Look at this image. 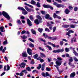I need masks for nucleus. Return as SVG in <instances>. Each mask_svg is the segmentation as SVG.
Returning a JSON list of instances; mask_svg holds the SVG:
<instances>
[{"instance_id": "nucleus-1", "label": "nucleus", "mask_w": 78, "mask_h": 78, "mask_svg": "<svg viewBox=\"0 0 78 78\" xmlns=\"http://www.w3.org/2000/svg\"><path fill=\"white\" fill-rule=\"evenodd\" d=\"M2 13L3 16L4 17H5V18H6L7 20H9V19H10V16H9V15H8V14L7 13V12L5 11H3L2 12Z\"/></svg>"}, {"instance_id": "nucleus-2", "label": "nucleus", "mask_w": 78, "mask_h": 78, "mask_svg": "<svg viewBox=\"0 0 78 78\" xmlns=\"http://www.w3.org/2000/svg\"><path fill=\"white\" fill-rule=\"evenodd\" d=\"M18 9H21L22 11V13L24 15H26L28 14V12L25 10L23 7H18Z\"/></svg>"}, {"instance_id": "nucleus-3", "label": "nucleus", "mask_w": 78, "mask_h": 78, "mask_svg": "<svg viewBox=\"0 0 78 78\" xmlns=\"http://www.w3.org/2000/svg\"><path fill=\"white\" fill-rule=\"evenodd\" d=\"M43 7L45 8H50L51 10H53V8L51 6H50L49 5H43Z\"/></svg>"}, {"instance_id": "nucleus-4", "label": "nucleus", "mask_w": 78, "mask_h": 78, "mask_svg": "<svg viewBox=\"0 0 78 78\" xmlns=\"http://www.w3.org/2000/svg\"><path fill=\"white\" fill-rule=\"evenodd\" d=\"M42 21L41 20H39L38 19H37L34 20V22L36 24V25H39V23H42Z\"/></svg>"}, {"instance_id": "nucleus-5", "label": "nucleus", "mask_w": 78, "mask_h": 78, "mask_svg": "<svg viewBox=\"0 0 78 78\" xmlns=\"http://www.w3.org/2000/svg\"><path fill=\"white\" fill-rule=\"evenodd\" d=\"M27 52L30 55H32L33 54H32V50L30 48H27Z\"/></svg>"}, {"instance_id": "nucleus-6", "label": "nucleus", "mask_w": 78, "mask_h": 78, "mask_svg": "<svg viewBox=\"0 0 78 78\" xmlns=\"http://www.w3.org/2000/svg\"><path fill=\"white\" fill-rule=\"evenodd\" d=\"M53 17L54 19H55V18H58L59 19H61V17L58 16L55 13H54Z\"/></svg>"}, {"instance_id": "nucleus-7", "label": "nucleus", "mask_w": 78, "mask_h": 78, "mask_svg": "<svg viewBox=\"0 0 78 78\" xmlns=\"http://www.w3.org/2000/svg\"><path fill=\"white\" fill-rule=\"evenodd\" d=\"M26 66V64L24 62H22L21 64L19 65V66L21 68H24L25 66Z\"/></svg>"}, {"instance_id": "nucleus-8", "label": "nucleus", "mask_w": 78, "mask_h": 78, "mask_svg": "<svg viewBox=\"0 0 78 78\" xmlns=\"http://www.w3.org/2000/svg\"><path fill=\"white\" fill-rule=\"evenodd\" d=\"M6 50V48L5 47L4 49H3V46H2L0 48V51H2L3 53H5V50Z\"/></svg>"}, {"instance_id": "nucleus-9", "label": "nucleus", "mask_w": 78, "mask_h": 78, "mask_svg": "<svg viewBox=\"0 0 78 78\" xmlns=\"http://www.w3.org/2000/svg\"><path fill=\"white\" fill-rule=\"evenodd\" d=\"M55 63L57 66H60L61 65V63H62V62L61 61H57L55 62Z\"/></svg>"}, {"instance_id": "nucleus-10", "label": "nucleus", "mask_w": 78, "mask_h": 78, "mask_svg": "<svg viewBox=\"0 0 78 78\" xmlns=\"http://www.w3.org/2000/svg\"><path fill=\"white\" fill-rule=\"evenodd\" d=\"M22 56L23 57H24V58L27 57V52H26L25 51L23 52V53H22Z\"/></svg>"}, {"instance_id": "nucleus-11", "label": "nucleus", "mask_w": 78, "mask_h": 78, "mask_svg": "<svg viewBox=\"0 0 78 78\" xmlns=\"http://www.w3.org/2000/svg\"><path fill=\"white\" fill-rule=\"evenodd\" d=\"M47 26L48 27H49V28L50 30H52V27H53V26H52V25H51V24H49V23H47Z\"/></svg>"}, {"instance_id": "nucleus-12", "label": "nucleus", "mask_w": 78, "mask_h": 78, "mask_svg": "<svg viewBox=\"0 0 78 78\" xmlns=\"http://www.w3.org/2000/svg\"><path fill=\"white\" fill-rule=\"evenodd\" d=\"M27 24L29 25V26H31L32 25V24L30 21V20L29 19H27Z\"/></svg>"}, {"instance_id": "nucleus-13", "label": "nucleus", "mask_w": 78, "mask_h": 78, "mask_svg": "<svg viewBox=\"0 0 78 78\" xmlns=\"http://www.w3.org/2000/svg\"><path fill=\"white\" fill-rule=\"evenodd\" d=\"M25 9L27 10V11H28V12H30L31 11V10L30 9V8H28V7L27 6H25Z\"/></svg>"}, {"instance_id": "nucleus-14", "label": "nucleus", "mask_w": 78, "mask_h": 78, "mask_svg": "<svg viewBox=\"0 0 78 78\" xmlns=\"http://www.w3.org/2000/svg\"><path fill=\"white\" fill-rule=\"evenodd\" d=\"M62 27L63 28H69L70 27V25L67 24H63L62 25Z\"/></svg>"}, {"instance_id": "nucleus-15", "label": "nucleus", "mask_w": 78, "mask_h": 78, "mask_svg": "<svg viewBox=\"0 0 78 78\" xmlns=\"http://www.w3.org/2000/svg\"><path fill=\"white\" fill-rule=\"evenodd\" d=\"M4 29H5V27L3 26L0 27V30L1 32H4V31H5V30H4Z\"/></svg>"}, {"instance_id": "nucleus-16", "label": "nucleus", "mask_w": 78, "mask_h": 78, "mask_svg": "<svg viewBox=\"0 0 78 78\" xmlns=\"http://www.w3.org/2000/svg\"><path fill=\"white\" fill-rule=\"evenodd\" d=\"M65 12L66 14H68L70 12V10L68 9H66L65 10Z\"/></svg>"}, {"instance_id": "nucleus-17", "label": "nucleus", "mask_w": 78, "mask_h": 78, "mask_svg": "<svg viewBox=\"0 0 78 78\" xmlns=\"http://www.w3.org/2000/svg\"><path fill=\"white\" fill-rule=\"evenodd\" d=\"M31 31L33 34H36V32L35 30H34V29H31Z\"/></svg>"}, {"instance_id": "nucleus-18", "label": "nucleus", "mask_w": 78, "mask_h": 78, "mask_svg": "<svg viewBox=\"0 0 78 78\" xmlns=\"http://www.w3.org/2000/svg\"><path fill=\"white\" fill-rule=\"evenodd\" d=\"M20 37H21L22 39H27V36H26L25 35H23V36H20Z\"/></svg>"}, {"instance_id": "nucleus-19", "label": "nucleus", "mask_w": 78, "mask_h": 78, "mask_svg": "<svg viewBox=\"0 0 78 78\" xmlns=\"http://www.w3.org/2000/svg\"><path fill=\"white\" fill-rule=\"evenodd\" d=\"M64 49L63 48H62V49H58V53H60V52L62 53V52H63V51H64Z\"/></svg>"}, {"instance_id": "nucleus-20", "label": "nucleus", "mask_w": 78, "mask_h": 78, "mask_svg": "<svg viewBox=\"0 0 78 78\" xmlns=\"http://www.w3.org/2000/svg\"><path fill=\"white\" fill-rule=\"evenodd\" d=\"M40 56H41V57H42V58H43V57H44V58H45L46 57L45 54L41 52L40 53Z\"/></svg>"}, {"instance_id": "nucleus-21", "label": "nucleus", "mask_w": 78, "mask_h": 78, "mask_svg": "<svg viewBox=\"0 0 78 78\" xmlns=\"http://www.w3.org/2000/svg\"><path fill=\"white\" fill-rule=\"evenodd\" d=\"M75 76V73L73 72L71 74L70 76V77H74V76Z\"/></svg>"}, {"instance_id": "nucleus-22", "label": "nucleus", "mask_w": 78, "mask_h": 78, "mask_svg": "<svg viewBox=\"0 0 78 78\" xmlns=\"http://www.w3.org/2000/svg\"><path fill=\"white\" fill-rule=\"evenodd\" d=\"M43 30L44 29H43L42 28H39L38 29V31L40 32V33H41L42 32Z\"/></svg>"}, {"instance_id": "nucleus-23", "label": "nucleus", "mask_w": 78, "mask_h": 78, "mask_svg": "<svg viewBox=\"0 0 78 78\" xmlns=\"http://www.w3.org/2000/svg\"><path fill=\"white\" fill-rule=\"evenodd\" d=\"M49 17L50 16L48 14H47L45 15L44 17L46 19H48Z\"/></svg>"}, {"instance_id": "nucleus-24", "label": "nucleus", "mask_w": 78, "mask_h": 78, "mask_svg": "<svg viewBox=\"0 0 78 78\" xmlns=\"http://www.w3.org/2000/svg\"><path fill=\"white\" fill-rule=\"evenodd\" d=\"M16 23H17L18 24H19V25H21V24H22L21 21H20V20H18L16 22Z\"/></svg>"}, {"instance_id": "nucleus-25", "label": "nucleus", "mask_w": 78, "mask_h": 78, "mask_svg": "<svg viewBox=\"0 0 78 78\" xmlns=\"http://www.w3.org/2000/svg\"><path fill=\"white\" fill-rule=\"evenodd\" d=\"M26 69L27 70V71H28V72H31V68L29 67H27L26 68Z\"/></svg>"}, {"instance_id": "nucleus-26", "label": "nucleus", "mask_w": 78, "mask_h": 78, "mask_svg": "<svg viewBox=\"0 0 78 78\" xmlns=\"http://www.w3.org/2000/svg\"><path fill=\"white\" fill-rule=\"evenodd\" d=\"M70 26V28H75V26L73 24H71Z\"/></svg>"}, {"instance_id": "nucleus-27", "label": "nucleus", "mask_w": 78, "mask_h": 78, "mask_svg": "<svg viewBox=\"0 0 78 78\" xmlns=\"http://www.w3.org/2000/svg\"><path fill=\"white\" fill-rule=\"evenodd\" d=\"M45 47H46V48H48V49H49V50H52L51 47L48 45L46 46Z\"/></svg>"}, {"instance_id": "nucleus-28", "label": "nucleus", "mask_w": 78, "mask_h": 78, "mask_svg": "<svg viewBox=\"0 0 78 78\" xmlns=\"http://www.w3.org/2000/svg\"><path fill=\"white\" fill-rule=\"evenodd\" d=\"M36 6H37V7L38 8H40L41 7V5H40V3L39 2H37V4H36Z\"/></svg>"}, {"instance_id": "nucleus-29", "label": "nucleus", "mask_w": 78, "mask_h": 78, "mask_svg": "<svg viewBox=\"0 0 78 78\" xmlns=\"http://www.w3.org/2000/svg\"><path fill=\"white\" fill-rule=\"evenodd\" d=\"M45 31H48V32H50V30L49 29L46 28L45 29Z\"/></svg>"}, {"instance_id": "nucleus-30", "label": "nucleus", "mask_w": 78, "mask_h": 78, "mask_svg": "<svg viewBox=\"0 0 78 78\" xmlns=\"http://www.w3.org/2000/svg\"><path fill=\"white\" fill-rule=\"evenodd\" d=\"M31 4H32L33 5H35L36 4V2H35L33 0H32L31 1Z\"/></svg>"}, {"instance_id": "nucleus-31", "label": "nucleus", "mask_w": 78, "mask_h": 78, "mask_svg": "<svg viewBox=\"0 0 78 78\" xmlns=\"http://www.w3.org/2000/svg\"><path fill=\"white\" fill-rule=\"evenodd\" d=\"M38 56V55H37V54H35V55H34V59H36V58H37V57Z\"/></svg>"}, {"instance_id": "nucleus-32", "label": "nucleus", "mask_w": 78, "mask_h": 78, "mask_svg": "<svg viewBox=\"0 0 78 78\" xmlns=\"http://www.w3.org/2000/svg\"><path fill=\"white\" fill-rule=\"evenodd\" d=\"M3 45H6V44H8V42L7 41V40H6L5 41H4L3 42Z\"/></svg>"}, {"instance_id": "nucleus-33", "label": "nucleus", "mask_w": 78, "mask_h": 78, "mask_svg": "<svg viewBox=\"0 0 78 78\" xmlns=\"http://www.w3.org/2000/svg\"><path fill=\"white\" fill-rule=\"evenodd\" d=\"M22 72H23V73H26H26H28V72H27V71L26 70L24 69L22 71Z\"/></svg>"}, {"instance_id": "nucleus-34", "label": "nucleus", "mask_w": 78, "mask_h": 78, "mask_svg": "<svg viewBox=\"0 0 78 78\" xmlns=\"http://www.w3.org/2000/svg\"><path fill=\"white\" fill-rule=\"evenodd\" d=\"M62 5L60 4H57L56 6L57 8H61V7H62Z\"/></svg>"}, {"instance_id": "nucleus-35", "label": "nucleus", "mask_w": 78, "mask_h": 78, "mask_svg": "<svg viewBox=\"0 0 78 78\" xmlns=\"http://www.w3.org/2000/svg\"><path fill=\"white\" fill-rule=\"evenodd\" d=\"M36 17L40 20H42V18H41V17L39 15L37 16Z\"/></svg>"}, {"instance_id": "nucleus-36", "label": "nucleus", "mask_w": 78, "mask_h": 78, "mask_svg": "<svg viewBox=\"0 0 78 78\" xmlns=\"http://www.w3.org/2000/svg\"><path fill=\"white\" fill-rule=\"evenodd\" d=\"M70 59H69V61L70 62H73V59H72V57H70Z\"/></svg>"}, {"instance_id": "nucleus-37", "label": "nucleus", "mask_w": 78, "mask_h": 78, "mask_svg": "<svg viewBox=\"0 0 78 78\" xmlns=\"http://www.w3.org/2000/svg\"><path fill=\"white\" fill-rule=\"evenodd\" d=\"M56 27H55L53 28V33H54V32H55V31H56Z\"/></svg>"}, {"instance_id": "nucleus-38", "label": "nucleus", "mask_w": 78, "mask_h": 78, "mask_svg": "<svg viewBox=\"0 0 78 78\" xmlns=\"http://www.w3.org/2000/svg\"><path fill=\"white\" fill-rule=\"evenodd\" d=\"M29 46L30 47H34V44L32 43L29 44Z\"/></svg>"}, {"instance_id": "nucleus-39", "label": "nucleus", "mask_w": 78, "mask_h": 78, "mask_svg": "<svg viewBox=\"0 0 78 78\" xmlns=\"http://www.w3.org/2000/svg\"><path fill=\"white\" fill-rule=\"evenodd\" d=\"M19 75L21 76H22L23 75V73L22 71H21V72L20 73Z\"/></svg>"}, {"instance_id": "nucleus-40", "label": "nucleus", "mask_w": 78, "mask_h": 78, "mask_svg": "<svg viewBox=\"0 0 78 78\" xmlns=\"http://www.w3.org/2000/svg\"><path fill=\"white\" fill-rule=\"evenodd\" d=\"M73 58L74 60L75 61H78V59L75 57H74Z\"/></svg>"}, {"instance_id": "nucleus-41", "label": "nucleus", "mask_w": 78, "mask_h": 78, "mask_svg": "<svg viewBox=\"0 0 78 78\" xmlns=\"http://www.w3.org/2000/svg\"><path fill=\"white\" fill-rule=\"evenodd\" d=\"M45 76H50V74L48 73V72H46L45 73Z\"/></svg>"}, {"instance_id": "nucleus-42", "label": "nucleus", "mask_w": 78, "mask_h": 78, "mask_svg": "<svg viewBox=\"0 0 78 78\" xmlns=\"http://www.w3.org/2000/svg\"><path fill=\"white\" fill-rule=\"evenodd\" d=\"M60 45L62 46L63 45V44H64V42L62 41H60Z\"/></svg>"}, {"instance_id": "nucleus-43", "label": "nucleus", "mask_w": 78, "mask_h": 78, "mask_svg": "<svg viewBox=\"0 0 78 78\" xmlns=\"http://www.w3.org/2000/svg\"><path fill=\"white\" fill-rule=\"evenodd\" d=\"M65 51L66 52H68V51H69V48H65Z\"/></svg>"}, {"instance_id": "nucleus-44", "label": "nucleus", "mask_w": 78, "mask_h": 78, "mask_svg": "<svg viewBox=\"0 0 78 78\" xmlns=\"http://www.w3.org/2000/svg\"><path fill=\"white\" fill-rule=\"evenodd\" d=\"M56 39H57V37H52V40L55 41V40H56Z\"/></svg>"}, {"instance_id": "nucleus-45", "label": "nucleus", "mask_w": 78, "mask_h": 78, "mask_svg": "<svg viewBox=\"0 0 78 78\" xmlns=\"http://www.w3.org/2000/svg\"><path fill=\"white\" fill-rule=\"evenodd\" d=\"M28 39V40L30 41H31V42H34V40H33L31 38H29Z\"/></svg>"}, {"instance_id": "nucleus-46", "label": "nucleus", "mask_w": 78, "mask_h": 78, "mask_svg": "<svg viewBox=\"0 0 78 78\" xmlns=\"http://www.w3.org/2000/svg\"><path fill=\"white\" fill-rule=\"evenodd\" d=\"M30 20H32V21L34 19H33V16H30Z\"/></svg>"}, {"instance_id": "nucleus-47", "label": "nucleus", "mask_w": 78, "mask_h": 78, "mask_svg": "<svg viewBox=\"0 0 78 78\" xmlns=\"http://www.w3.org/2000/svg\"><path fill=\"white\" fill-rule=\"evenodd\" d=\"M25 33H26V31L23 30L21 32V34H25Z\"/></svg>"}, {"instance_id": "nucleus-48", "label": "nucleus", "mask_w": 78, "mask_h": 78, "mask_svg": "<svg viewBox=\"0 0 78 78\" xmlns=\"http://www.w3.org/2000/svg\"><path fill=\"white\" fill-rule=\"evenodd\" d=\"M54 66L55 67H56V68H57L58 71H59V67L58 66V65H54Z\"/></svg>"}, {"instance_id": "nucleus-49", "label": "nucleus", "mask_w": 78, "mask_h": 78, "mask_svg": "<svg viewBox=\"0 0 78 78\" xmlns=\"http://www.w3.org/2000/svg\"><path fill=\"white\" fill-rule=\"evenodd\" d=\"M53 53H58V50H55L53 51Z\"/></svg>"}, {"instance_id": "nucleus-50", "label": "nucleus", "mask_w": 78, "mask_h": 78, "mask_svg": "<svg viewBox=\"0 0 78 78\" xmlns=\"http://www.w3.org/2000/svg\"><path fill=\"white\" fill-rule=\"evenodd\" d=\"M7 70H9V69H10V67H9V65H7Z\"/></svg>"}, {"instance_id": "nucleus-51", "label": "nucleus", "mask_w": 78, "mask_h": 78, "mask_svg": "<svg viewBox=\"0 0 78 78\" xmlns=\"http://www.w3.org/2000/svg\"><path fill=\"white\" fill-rule=\"evenodd\" d=\"M41 75L42 76H44V77H45V73H42L41 74Z\"/></svg>"}, {"instance_id": "nucleus-52", "label": "nucleus", "mask_w": 78, "mask_h": 78, "mask_svg": "<svg viewBox=\"0 0 78 78\" xmlns=\"http://www.w3.org/2000/svg\"><path fill=\"white\" fill-rule=\"evenodd\" d=\"M69 32L70 33H74V31L72 30H69Z\"/></svg>"}, {"instance_id": "nucleus-53", "label": "nucleus", "mask_w": 78, "mask_h": 78, "mask_svg": "<svg viewBox=\"0 0 78 78\" xmlns=\"http://www.w3.org/2000/svg\"><path fill=\"white\" fill-rule=\"evenodd\" d=\"M43 36H44V37H47V35L45 34V33L43 34Z\"/></svg>"}, {"instance_id": "nucleus-54", "label": "nucleus", "mask_w": 78, "mask_h": 78, "mask_svg": "<svg viewBox=\"0 0 78 78\" xmlns=\"http://www.w3.org/2000/svg\"><path fill=\"white\" fill-rule=\"evenodd\" d=\"M39 50H41L42 51H44V49L42 48L41 47H39Z\"/></svg>"}, {"instance_id": "nucleus-55", "label": "nucleus", "mask_w": 78, "mask_h": 78, "mask_svg": "<svg viewBox=\"0 0 78 78\" xmlns=\"http://www.w3.org/2000/svg\"><path fill=\"white\" fill-rule=\"evenodd\" d=\"M46 70L48 71H50V70H51V69L48 68H46Z\"/></svg>"}, {"instance_id": "nucleus-56", "label": "nucleus", "mask_w": 78, "mask_h": 78, "mask_svg": "<svg viewBox=\"0 0 78 78\" xmlns=\"http://www.w3.org/2000/svg\"><path fill=\"white\" fill-rule=\"evenodd\" d=\"M41 12L42 14H45V12L44 11H41Z\"/></svg>"}, {"instance_id": "nucleus-57", "label": "nucleus", "mask_w": 78, "mask_h": 78, "mask_svg": "<svg viewBox=\"0 0 78 78\" xmlns=\"http://www.w3.org/2000/svg\"><path fill=\"white\" fill-rule=\"evenodd\" d=\"M40 41H42L43 42H46V41H45V40H44L42 38H40Z\"/></svg>"}, {"instance_id": "nucleus-58", "label": "nucleus", "mask_w": 78, "mask_h": 78, "mask_svg": "<svg viewBox=\"0 0 78 78\" xmlns=\"http://www.w3.org/2000/svg\"><path fill=\"white\" fill-rule=\"evenodd\" d=\"M73 41L75 42H76V38L75 37H74L73 38Z\"/></svg>"}, {"instance_id": "nucleus-59", "label": "nucleus", "mask_w": 78, "mask_h": 78, "mask_svg": "<svg viewBox=\"0 0 78 78\" xmlns=\"http://www.w3.org/2000/svg\"><path fill=\"white\" fill-rule=\"evenodd\" d=\"M57 59L58 60H59V61H62V58L60 57H58L57 58Z\"/></svg>"}, {"instance_id": "nucleus-60", "label": "nucleus", "mask_w": 78, "mask_h": 78, "mask_svg": "<svg viewBox=\"0 0 78 78\" xmlns=\"http://www.w3.org/2000/svg\"><path fill=\"white\" fill-rule=\"evenodd\" d=\"M74 10L75 11H76L78 10V8L77 7H75L74 8Z\"/></svg>"}, {"instance_id": "nucleus-61", "label": "nucleus", "mask_w": 78, "mask_h": 78, "mask_svg": "<svg viewBox=\"0 0 78 78\" xmlns=\"http://www.w3.org/2000/svg\"><path fill=\"white\" fill-rule=\"evenodd\" d=\"M69 9L70 10H72V9H73V8L72 7V6H69Z\"/></svg>"}, {"instance_id": "nucleus-62", "label": "nucleus", "mask_w": 78, "mask_h": 78, "mask_svg": "<svg viewBox=\"0 0 78 78\" xmlns=\"http://www.w3.org/2000/svg\"><path fill=\"white\" fill-rule=\"evenodd\" d=\"M20 19H24L25 17L23 16H21Z\"/></svg>"}, {"instance_id": "nucleus-63", "label": "nucleus", "mask_w": 78, "mask_h": 78, "mask_svg": "<svg viewBox=\"0 0 78 78\" xmlns=\"http://www.w3.org/2000/svg\"><path fill=\"white\" fill-rule=\"evenodd\" d=\"M66 57H68V58H69L70 55L68 54H66Z\"/></svg>"}, {"instance_id": "nucleus-64", "label": "nucleus", "mask_w": 78, "mask_h": 78, "mask_svg": "<svg viewBox=\"0 0 78 78\" xmlns=\"http://www.w3.org/2000/svg\"><path fill=\"white\" fill-rule=\"evenodd\" d=\"M55 12H56V14H59V13H60V11H56Z\"/></svg>"}]
</instances>
